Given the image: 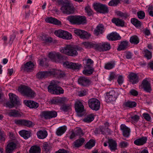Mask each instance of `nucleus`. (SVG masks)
I'll return each mask as SVG.
<instances>
[{
	"label": "nucleus",
	"instance_id": "nucleus-55",
	"mask_svg": "<svg viewBox=\"0 0 153 153\" xmlns=\"http://www.w3.org/2000/svg\"><path fill=\"white\" fill-rule=\"evenodd\" d=\"M59 103L58 99L57 98H53L50 100L49 104L50 105H56Z\"/></svg>",
	"mask_w": 153,
	"mask_h": 153
},
{
	"label": "nucleus",
	"instance_id": "nucleus-42",
	"mask_svg": "<svg viewBox=\"0 0 153 153\" xmlns=\"http://www.w3.org/2000/svg\"><path fill=\"white\" fill-rule=\"evenodd\" d=\"M95 142L94 140H91L86 143L85 147L86 148L90 149L95 145Z\"/></svg>",
	"mask_w": 153,
	"mask_h": 153
},
{
	"label": "nucleus",
	"instance_id": "nucleus-53",
	"mask_svg": "<svg viewBox=\"0 0 153 153\" xmlns=\"http://www.w3.org/2000/svg\"><path fill=\"white\" fill-rule=\"evenodd\" d=\"M108 127H105L104 126H100L99 131L101 132L102 134L104 135L105 133L108 131Z\"/></svg>",
	"mask_w": 153,
	"mask_h": 153
},
{
	"label": "nucleus",
	"instance_id": "nucleus-46",
	"mask_svg": "<svg viewBox=\"0 0 153 153\" xmlns=\"http://www.w3.org/2000/svg\"><path fill=\"white\" fill-rule=\"evenodd\" d=\"M23 102L25 105H36L39 104L37 102L31 100H25Z\"/></svg>",
	"mask_w": 153,
	"mask_h": 153
},
{
	"label": "nucleus",
	"instance_id": "nucleus-49",
	"mask_svg": "<svg viewBox=\"0 0 153 153\" xmlns=\"http://www.w3.org/2000/svg\"><path fill=\"white\" fill-rule=\"evenodd\" d=\"M86 12L87 14L90 16L92 15V11L91 9L90 6L88 5L86 6L85 8Z\"/></svg>",
	"mask_w": 153,
	"mask_h": 153
},
{
	"label": "nucleus",
	"instance_id": "nucleus-13",
	"mask_svg": "<svg viewBox=\"0 0 153 153\" xmlns=\"http://www.w3.org/2000/svg\"><path fill=\"white\" fill-rule=\"evenodd\" d=\"M74 33L76 35L79 36L81 39H88L90 36V35L87 32L80 29L75 30Z\"/></svg>",
	"mask_w": 153,
	"mask_h": 153
},
{
	"label": "nucleus",
	"instance_id": "nucleus-9",
	"mask_svg": "<svg viewBox=\"0 0 153 153\" xmlns=\"http://www.w3.org/2000/svg\"><path fill=\"white\" fill-rule=\"evenodd\" d=\"M119 94L117 92L114 90H111L107 93L106 97V101L107 102H111L116 100L118 95Z\"/></svg>",
	"mask_w": 153,
	"mask_h": 153
},
{
	"label": "nucleus",
	"instance_id": "nucleus-32",
	"mask_svg": "<svg viewBox=\"0 0 153 153\" xmlns=\"http://www.w3.org/2000/svg\"><path fill=\"white\" fill-rule=\"evenodd\" d=\"M56 56L55 58H53V62L56 63H61L63 59V56L59 53L57 52V54L54 55Z\"/></svg>",
	"mask_w": 153,
	"mask_h": 153
},
{
	"label": "nucleus",
	"instance_id": "nucleus-27",
	"mask_svg": "<svg viewBox=\"0 0 153 153\" xmlns=\"http://www.w3.org/2000/svg\"><path fill=\"white\" fill-rule=\"evenodd\" d=\"M108 143L109 146L111 150H115L117 149V144L115 141L112 139H109Z\"/></svg>",
	"mask_w": 153,
	"mask_h": 153
},
{
	"label": "nucleus",
	"instance_id": "nucleus-52",
	"mask_svg": "<svg viewBox=\"0 0 153 153\" xmlns=\"http://www.w3.org/2000/svg\"><path fill=\"white\" fill-rule=\"evenodd\" d=\"M120 0H111L108 4L109 6H113L117 5L120 2Z\"/></svg>",
	"mask_w": 153,
	"mask_h": 153
},
{
	"label": "nucleus",
	"instance_id": "nucleus-51",
	"mask_svg": "<svg viewBox=\"0 0 153 153\" xmlns=\"http://www.w3.org/2000/svg\"><path fill=\"white\" fill-rule=\"evenodd\" d=\"M138 18L140 19H143L145 16V13L143 11H139L137 12Z\"/></svg>",
	"mask_w": 153,
	"mask_h": 153
},
{
	"label": "nucleus",
	"instance_id": "nucleus-10",
	"mask_svg": "<svg viewBox=\"0 0 153 153\" xmlns=\"http://www.w3.org/2000/svg\"><path fill=\"white\" fill-rule=\"evenodd\" d=\"M64 67L73 70L79 69L82 66V65L78 63L65 61L62 63Z\"/></svg>",
	"mask_w": 153,
	"mask_h": 153
},
{
	"label": "nucleus",
	"instance_id": "nucleus-33",
	"mask_svg": "<svg viewBox=\"0 0 153 153\" xmlns=\"http://www.w3.org/2000/svg\"><path fill=\"white\" fill-rule=\"evenodd\" d=\"M29 152V153H40L41 149L39 146H32L30 148Z\"/></svg>",
	"mask_w": 153,
	"mask_h": 153
},
{
	"label": "nucleus",
	"instance_id": "nucleus-38",
	"mask_svg": "<svg viewBox=\"0 0 153 153\" xmlns=\"http://www.w3.org/2000/svg\"><path fill=\"white\" fill-rule=\"evenodd\" d=\"M144 56L147 59H150L152 57V53L147 49H144L143 51Z\"/></svg>",
	"mask_w": 153,
	"mask_h": 153
},
{
	"label": "nucleus",
	"instance_id": "nucleus-34",
	"mask_svg": "<svg viewBox=\"0 0 153 153\" xmlns=\"http://www.w3.org/2000/svg\"><path fill=\"white\" fill-rule=\"evenodd\" d=\"M147 140V138L146 137H143L134 141V143L137 145H141L145 143Z\"/></svg>",
	"mask_w": 153,
	"mask_h": 153
},
{
	"label": "nucleus",
	"instance_id": "nucleus-26",
	"mask_svg": "<svg viewBox=\"0 0 153 153\" xmlns=\"http://www.w3.org/2000/svg\"><path fill=\"white\" fill-rule=\"evenodd\" d=\"M45 21L47 23L53 24L55 25H59L61 24V22L59 21L52 17L46 18Z\"/></svg>",
	"mask_w": 153,
	"mask_h": 153
},
{
	"label": "nucleus",
	"instance_id": "nucleus-12",
	"mask_svg": "<svg viewBox=\"0 0 153 153\" xmlns=\"http://www.w3.org/2000/svg\"><path fill=\"white\" fill-rule=\"evenodd\" d=\"M52 72L51 69L47 71H39L36 74V77L39 79L47 78L52 76Z\"/></svg>",
	"mask_w": 153,
	"mask_h": 153
},
{
	"label": "nucleus",
	"instance_id": "nucleus-60",
	"mask_svg": "<svg viewBox=\"0 0 153 153\" xmlns=\"http://www.w3.org/2000/svg\"><path fill=\"white\" fill-rule=\"evenodd\" d=\"M153 6H149L148 9V12L149 15L152 17H153Z\"/></svg>",
	"mask_w": 153,
	"mask_h": 153
},
{
	"label": "nucleus",
	"instance_id": "nucleus-28",
	"mask_svg": "<svg viewBox=\"0 0 153 153\" xmlns=\"http://www.w3.org/2000/svg\"><path fill=\"white\" fill-rule=\"evenodd\" d=\"M99 48L102 51H107L109 50L111 48L110 44L107 42H105L99 46Z\"/></svg>",
	"mask_w": 153,
	"mask_h": 153
},
{
	"label": "nucleus",
	"instance_id": "nucleus-3",
	"mask_svg": "<svg viewBox=\"0 0 153 153\" xmlns=\"http://www.w3.org/2000/svg\"><path fill=\"white\" fill-rule=\"evenodd\" d=\"M48 91L53 94L60 95L63 94L64 91L61 87L58 86L56 82L52 81L48 87Z\"/></svg>",
	"mask_w": 153,
	"mask_h": 153
},
{
	"label": "nucleus",
	"instance_id": "nucleus-21",
	"mask_svg": "<svg viewBox=\"0 0 153 153\" xmlns=\"http://www.w3.org/2000/svg\"><path fill=\"white\" fill-rule=\"evenodd\" d=\"M112 22L117 26L123 27L124 25L125 22L123 20L118 18H114L111 19Z\"/></svg>",
	"mask_w": 153,
	"mask_h": 153
},
{
	"label": "nucleus",
	"instance_id": "nucleus-14",
	"mask_svg": "<svg viewBox=\"0 0 153 153\" xmlns=\"http://www.w3.org/2000/svg\"><path fill=\"white\" fill-rule=\"evenodd\" d=\"M78 82L81 85L86 87L89 85L91 84L90 80L87 77L84 76H81L78 80Z\"/></svg>",
	"mask_w": 153,
	"mask_h": 153
},
{
	"label": "nucleus",
	"instance_id": "nucleus-57",
	"mask_svg": "<svg viewBox=\"0 0 153 153\" xmlns=\"http://www.w3.org/2000/svg\"><path fill=\"white\" fill-rule=\"evenodd\" d=\"M57 52H50L48 54L49 58L52 61L53 60V58H55L56 56L54 55L57 54Z\"/></svg>",
	"mask_w": 153,
	"mask_h": 153
},
{
	"label": "nucleus",
	"instance_id": "nucleus-47",
	"mask_svg": "<svg viewBox=\"0 0 153 153\" xmlns=\"http://www.w3.org/2000/svg\"><path fill=\"white\" fill-rule=\"evenodd\" d=\"M59 103L65 104L67 102L68 100V99L65 97L58 98Z\"/></svg>",
	"mask_w": 153,
	"mask_h": 153
},
{
	"label": "nucleus",
	"instance_id": "nucleus-39",
	"mask_svg": "<svg viewBox=\"0 0 153 153\" xmlns=\"http://www.w3.org/2000/svg\"><path fill=\"white\" fill-rule=\"evenodd\" d=\"M130 42L131 44L136 45L139 42V39L137 36H133L131 37Z\"/></svg>",
	"mask_w": 153,
	"mask_h": 153
},
{
	"label": "nucleus",
	"instance_id": "nucleus-24",
	"mask_svg": "<svg viewBox=\"0 0 153 153\" xmlns=\"http://www.w3.org/2000/svg\"><path fill=\"white\" fill-rule=\"evenodd\" d=\"M121 130L122 131L123 135L128 137L130 134V130L129 128L124 124H122L120 126Z\"/></svg>",
	"mask_w": 153,
	"mask_h": 153
},
{
	"label": "nucleus",
	"instance_id": "nucleus-1",
	"mask_svg": "<svg viewBox=\"0 0 153 153\" xmlns=\"http://www.w3.org/2000/svg\"><path fill=\"white\" fill-rule=\"evenodd\" d=\"M82 50V48L80 47L67 45L64 47L61 48L60 51L61 53L67 55L75 56L78 54V51H81Z\"/></svg>",
	"mask_w": 153,
	"mask_h": 153
},
{
	"label": "nucleus",
	"instance_id": "nucleus-63",
	"mask_svg": "<svg viewBox=\"0 0 153 153\" xmlns=\"http://www.w3.org/2000/svg\"><path fill=\"white\" fill-rule=\"evenodd\" d=\"M128 145V143L127 142L124 141H122L120 142L119 144V146L121 148L126 147Z\"/></svg>",
	"mask_w": 153,
	"mask_h": 153
},
{
	"label": "nucleus",
	"instance_id": "nucleus-35",
	"mask_svg": "<svg viewBox=\"0 0 153 153\" xmlns=\"http://www.w3.org/2000/svg\"><path fill=\"white\" fill-rule=\"evenodd\" d=\"M37 135L39 138L43 139L46 137L47 132L45 131H39L37 132Z\"/></svg>",
	"mask_w": 153,
	"mask_h": 153
},
{
	"label": "nucleus",
	"instance_id": "nucleus-41",
	"mask_svg": "<svg viewBox=\"0 0 153 153\" xmlns=\"http://www.w3.org/2000/svg\"><path fill=\"white\" fill-rule=\"evenodd\" d=\"M131 23L135 27H140L141 25V22L138 20L137 19L133 18L131 19Z\"/></svg>",
	"mask_w": 153,
	"mask_h": 153
},
{
	"label": "nucleus",
	"instance_id": "nucleus-62",
	"mask_svg": "<svg viewBox=\"0 0 153 153\" xmlns=\"http://www.w3.org/2000/svg\"><path fill=\"white\" fill-rule=\"evenodd\" d=\"M5 134L3 131L0 132V140L4 141L5 140Z\"/></svg>",
	"mask_w": 153,
	"mask_h": 153
},
{
	"label": "nucleus",
	"instance_id": "nucleus-22",
	"mask_svg": "<svg viewBox=\"0 0 153 153\" xmlns=\"http://www.w3.org/2000/svg\"><path fill=\"white\" fill-rule=\"evenodd\" d=\"M107 39L109 40H116L121 39V36L116 33H112L107 36Z\"/></svg>",
	"mask_w": 153,
	"mask_h": 153
},
{
	"label": "nucleus",
	"instance_id": "nucleus-18",
	"mask_svg": "<svg viewBox=\"0 0 153 153\" xmlns=\"http://www.w3.org/2000/svg\"><path fill=\"white\" fill-rule=\"evenodd\" d=\"M9 96L10 101L11 104V105L10 104L9 105H15L17 104L18 102V97L11 93L9 94Z\"/></svg>",
	"mask_w": 153,
	"mask_h": 153
},
{
	"label": "nucleus",
	"instance_id": "nucleus-36",
	"mask_svg": "<svg viewBox=\"0 0 153 153\" xmlns=\"http://www.w3.org/2000/svg\"><path fill=\"white\" fill-rule=\"evenodd\" d=\"M66 130V127L65 126H62L59 127L56 131V134L58 136H61L63 134Z\"/></svg>",
	"mask_w": 153,
	"mask_h": 153
},
{
	"label": "nucleus",
	"instance_id": "nucleus-43",
	"mask_svg": "<svg viewBox=\"0 0 153 153\" xmlns=\"http://www.w3.org/2000/svg\"><path fill=\"white\" fill-rule=\"evenodd\" d=\"M85 69L83 71V74L86 75H89L92 74L94 71V69L91 67L90 68H85Z\"/></svg>",
	"mask_w": 153,
	"mask_h": 153
},
{
	"label": "nucleus",
	"instance_id": "nucleus-37",
	"mask_svg": "<svg viewBox=\"0 0 153 153\" xmlns=\"http://www.w3.org/2000/svg\"><path fill=\"white\" fill-rule=\"evenodd\" d=\"M94 119V115L92 114L87 115L83 119V121L85 122L90 123L93 121Z\"/></svg>",
	"mask_w": 153,
	"mask_h": 153
},
{
	"label": "nucleus",
	"instance_id": "nucleus-45",
	"mask_svg": "<svg viewBox=\"0 0 153 153\" xmlns=\"http://www.w3.org/2000/svg\"><path fill=\"white\" fill-rule=\"evenodd\" d=\"M19 112L18 111L11 110L9 111L8 115L10 117H16L18 116Z\"/></svg>",
	"mask_w": 153,
	"mask_h": 153
},
{
	"label": "nucleus",
	"instance_id": "nucleus-48",
	"mask_svg": "<svg viewBox=\"0 0 153 153\" xmlns=\"http://www.w3.org/2000/svg\"><path fill=\"white\" fill-rule=\"evenodd\" d=\"M88 90L87 89L82 90L78 92V95L79 97H82L88 94Z\"/></svg>",
	"mask_w": 153,
	"mask_h": 153
},
{
	"label": "nucleus",
	"instance_id": "nucleus-19",
	"mask_svg": "<svg viewBox=\"0 0 153 153\" xmlns=\"http://www.w3.org/2000/svg\"><path fill=\"white\" fill-rule=\"evenodd\" d=\"M75 108L78 115L79 117L82 116L85 113L84 106H75Z\"/></svg>",
	"mask_w": 153,
	"mask_h": 153
},
{
	"label": "nucleus",
	"instance_id": "nucleus-29",
	"mask_svg": "<svg viewBox=\"0 0 153 153\" xmlns=\"http://www.w3.org/2000/svg\"><path fill=\"white\" fill-rule=\"evenodd\" d=\"M88 105H100V101L97 98H92L88 101Z\"/></svg>",
	"mask_w": 153,
	"mask_h": 153
},
{
	"label": "nucleus",
	"instance_id": "nucleus-59",
	"mask_svg": "<svg viewBox=\"0 0 153 153\" xmlns=\"http://www.w3.org/2000/svg\"><path fill=\"white\" fill-rule=\"evenodd\" d=\"M130 119L134 122H137L139 119V117L137 115H135L133 116H131Z\"/></svg>",
	"mask_w": 153,
	"mask_h": 153
},
{
	"label": "nucleus",
	"instance_id": "nucleus-56",
	"mask_svg": "<svg viewBox=\"0 0 153 153\" xmlns=\"http://www.w3.org/2000/svg\"><path fill=\"white\" fill-rule=\"evenodd\" d=\"M137 103L134 101L128 100L125 101L123 103V105H136Z\"/></svg>",
	"mask_w": 153,
	"mask_h": 153
},
{
	"label": "nucleus",
	"instance_id": "nucleus-17",
	"mask_svg": "<svg viewBox=\"0 0 153 153\" xmlns=\"http://www.w3.org/2000/svg\"><path fill=\"white\" fill-rule=\"evenodd\" d=\"M16 146V144L13 142H10L7 145L5 149L6 153H12Z\"/></svg>",
	"mask_w": 153,
	"mask_h": 153
},
{
	"label": "nucleus",
	"instance_id": "nucleus-31",
	"mask_svg": "<svg viewBox=\"0 0 153 153\" xmlns=\"http://www.w3.org/2000/svg\"><path fill=\"white\" fill-rule=\"evenodd\" d=\"M20 135L24 139H27L30 137V132L29 131L22 130L20 131Z\"/></svg>",
	"mask_w": 153,
	"mask_h": 153
},
{
	"label": "nucleus",
	"instance_id": "nucleus-40",
	"mask_svg": "<svg viewBox=\"0 0 153 153\" xmlns=\"http://www.w3.org/2000/svg\"><path fill=\"white\" fill-rule=\"evenodd\" d=\"M84 141L85 140L83 138L79 139L74 142V146L76 147H79L83 144Z\"/></svg>",
	"mask_w": 153,
	"mask_h": 153
},
{
	"label": "nucleus",
	"instance_id": "nucleus-6",
	"mask_svg": "<svg viewBox=\"0 0 153 153\" xmlns=\"http://www.w3.org/2000/svg\"><path fill=\"white\" fill-rule=\"evenodd\" d=\"M54 33L57 36L64 39H70L72 37L69 33L61 30L55 31Z\"/></svg>",
	"mask_w": 153,
	"mask_h": 153
},
{
	"label": "nucleus",
	"instance_id": "nucleus-54",
	"mask_svg": "<svg viewBox=\"0 0 153 153\" xmlns=\"http://www.w3.org/2000/svg\"><path fill=\"white\" fill-rule=\"evenodd\" d=\"M114 64L108 62L106 64L105 66V68L106 69H110L112 68L114 66Z\"/></svg>",
	"mask_w": 153,
	"mask_h": 153
},
{
	"label": "nucleus",
	"instance_id": "nucleus-8",
	"mask_svg": "<svg viewBox=\"0 0 153 153\" xmlns=\"http://www.w3.org/2000/svg\"><path fill=\"white\" fill-rule=\"evenodd\" d=\"M94 9L100 13H105L108 12V7L105 5L100 3L94 4L93 5Z\"/></svg>",
	"mask_w": 153,
	"mask_h": 153
},
{
	"label": "nucleus",
	"instance_id": "nucleus-25",
	"mask_svg": "<svg viewBox=\"0 0 153 153\" xmlns=\"http://www.w3.org/2000/svg\"><path fill=\"white\" fill-rule=\"evenodd\" d=\"M51 71L52 72V76L54 75L56 77L61 78L65 75L64 73L60 70L51 69Z\"/></svg>",
	"mask_w": 153,
	"mask_h": 153
},
{
	"label": "nucleus",
	"instance_id": "nucleus-50",
	"mask_svg": "<svg viewBox=\"0 0 153 153\" xmlns=\"http://www.w3.org/2000/svg\"><path fill=\"white\" fill-rule=\"evenodd\" d=\"M116 14L118 16H120L121 17L126 18L128 16V15L126 13H123L120 11L116 12Z\"/></svg>",
	"mask_w": 153,
	"mask_h": 153
},
{
	"label": "nucleus",
	"instance_id": "nucleus-16",
	"mask_svg": "<svg viewBox=\"0 0 153 153\" xmlns=\"http://www.w3.org/2000/svg\"><path fill=\"white\" fill-rule=\"evenodd\" d=\"M104 31V26L102 24H100L97 26L94 30V33L95 36H98L100 34H102Z\"/></svg>",
	"mask_w": 153,
	"mask_h": 153
},
{
	"label": "nucleus",
	"instance_id": "nucleus-30",
	"mask_svg": "<svg viewBox=\"0 0 153 153\" xmlns=\"http://www.w3.org/2000/svg\"><path fill=\"white\" fill-rule=\"evenodd\" d=\"M128 42L127 41L121 42L118 48H117V50H124L127 48L128 46Z\"/></svg>",
	"mask_w": 153,
	"mask_h": 153
},
{
	"label": "nucleus",
	"instance_id": "nucleus-5",
	"mask_svg": "<svg viewBox=\"0 0 153 153\" xmlns=\"http://www.w3.org/2000/svg\"><path fill=\"white\" fill-rule=\"evenodd\" d=\"M57 113L55 111H42L40 114L41 118L45 119H50L57 117Z\"/></svg>",
	"mask_w": 153,
	"mask_h": 153
},
{
	"label": "nucleus",
	"instance_id": "nucleus-15",
	"mask_svg": "<svg viewBox=\"0 0 153 153\" xmlns=\"http://www.w3.org/2000/svg\"><path fill=\"white\" fill-rule=\"evenodd\" d=\"M34 65L31 61L27 62L25 65L22 66L21 69L24 71L30 72L33 70Z\"/></svg>",
	"mask_w": 153,
	"mask_h": 153
},
{
	"label": "nucleus",
	"instance_id": "nucleus-2",
	"mask_svg": "<svg viewBox=\"0 0 153 153\" xmlns=\"http://www.w3.org/2000/svg\"><path fill=\"white\" fill-rule=\"evenodd\" d=\"M67 19L71 24L77 25H84L87 23L86 17L84 16H70Z\"/></svg>",
	"mask_w": 153,
	"mask_h": 153
},
{
	"label": "nucleus",
	"instance_id": "nucleus-61",
	"mask_svg": "<svg viewBox=\"0 0 153 153\" xmlns=\"http://www.w3.org/2000/svg\"><path fill=\"white\" fill-rule=\"evenodd\" d=\"M82 44L86 48H91L92 46V44L89 42H83Z\"/></svg>",
	"mask_w": 153,
	"mask_h": 153
},
{
	"label": "nucleus",
	"instance_id": "nucleus-11",
	"mask_svg": "<svg viewBox=\"0 0 153 153\" xmlns=\"http://www.w3.org/2000/svg\"><path fill=\"white\" fill-rule=\"evenodd\" d=\"M60 9L63 13L68 15L73 13L74 12L73 6L69 3L62 6Z\"/></svg>",
	"mask_w": 153,
	"mask_h": 153
},
{
	"label": "nucleus",
	"instance_id": "nucleus-20",
	"mask_svg": "<svg viewBox=\"0 0 153 153\" xmlns=\"http://www.w3.org/2000/svg\"><path fill=\"white\" fill-rule=\"evenodd\" d=\"M129 80L132 84H136L138 82L139 78L137 74L134 73H131L129 75Z\"/></svg>",
	"mask_w": 153,
	"mask_h": 153
},
{
	"label": "nucleus",
	"instance_id": "nucleus-7",
	"mask_svg": "<svg viewBox=\"0 0 153 153\" xmlns=\"http://www.w3.org/2000/svg\"><path fill=\"white\" fill-rule=\"evenodd\" d=\"M139 87L140 88L143 89L144 91L148 93H150L152 91L151 84L147 78H146L142 81Z\"/></svg>",
	"mask_w": 153,
	"mask_h": 153
},
{
	"label": "nucleus",
	"instance_id": "nucleus-64",
	"mask_svg": "<svg viewBox=\"0 0 153 153\" xmlns=\"http://www.w3.org/2000/svg\"><path fill=\"white\" fill-rule=\"evenodd\" d=\"M76 136H81L83 135L82 130L78 128L75 131Z\"/></svg>",
	"mask_w": 153,
	"mask_h": 153
},
{
	"label": "nucleus",
	"instance_id": "nucleus-44",
	"mask_svg": "<svg viewBox=\"0 0 153 153\" xmlns=\"http://www.w3.org/2000/svg\"><path fill=\"white\" fill-rule=\"evenodd\" d=\"M94 61L91 59H88L86 60V64L84 66L85 68H90L92 67L91 65Z\"/></svg>",
	"mask_w": 153,
	"mask_h": 153
},
{
	"label": "nucleus",
	"instance_id": "nucleus-58",
	"mask_svg": "<svg viewBox=\"0 0 153 153\" xmlns=\"http://www.w3.org/2000/svg\"><path fill=\"white\" fill-rule=\"evenodd\" d=\"M43 146L44 149L46 152H48L51 148V147L47 143L43 144Z\"/></svg>",
	"mask_w": 153,
	"mask_h": 153
},
{
	"label": "nucleus",
	"instance_id": "nucleus-4",
	"mask_svg": "<svg viewBox=\"0 0 153 153\" xmlns=\"http://www.w3.org/2000/svg\"><path fill=\"white\" fill-rule=\"evenodd\" d=\"M20 92L22 95L31 98L34 97L36 95L30 88L22 85H20Z\"/></svg>",
	"mask_w": 153,
	"mask_h": 153
},
{
	"label": "nucleus",
	"instance_id": "nucleus-23",
	"mask_svg": "<svg viewBox=\"0 0 153 153\" xmlns=\"http://www.w3.org/2000/svg\"><path fill=\"white\" fill-rule=\"evenodd\" d=\"M34 124L31 121L24 119H20V125L28 127H32Z\"/></svg>",
	"mask_w": 153,
	"mask_h": 153
}]
</instances>
